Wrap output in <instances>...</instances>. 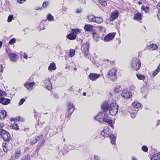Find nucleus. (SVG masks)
Here are the masks:
<instances>
[{
	"label": "nucleus",
	"instance_id": "29",
	"mask_svg": "<svg viewBox=\"0 0 160 160\" xmlns=\"http://www.w3.org/2000/svg\"><path fill=\"white\" fill-rule=\"evenodd\" d=\"M132 105L134 108L137 109H138L141 107V105L140 103L137 102H134L132 103Z\"/></svg>",
	"mask_w": 160,
	"mask_h": 160
},
{
	"label": "nucleus",
	"instance_id": "64",
	"mask_svg": "<svg viewBox=\"0 0 160 160\" xmlns=\"http://www.w3.org/2000/svg\"><path fill=\"white\" fill-rule=\"evenodd\" d=\"M2 93H3L2 91L0 90V96H2Z\"/></svg>",
	"mask_w": 160,
	"mask_h": 160
},
{
	"label": "nucleus",
	"instance_id": "7",
	"mask_svg": "<svg viewBox=\"0 0 160 160\" xmlns=\"http://www.w3.org/2000/svg\"><path fill=\"white\" fill-rule=\"evenodd\" d=\"M121 96L125 99H128L132 97V95L131 92L126 89L123 90L121 93Z\"/></svg>",
	"mask_w": 160,
	"mask_h": 160
},
{
	"label": "nucleus",
	"instance_id": "61",
	"mask_svg": "<svg viewBox=\"0 0 160 160\" xmlns=\"http://www.w3.org/2000/svg\"><path fill=\"white\" fill-rule=\"evenodd\" d=\"M27 57H28V55L26 54H25L23 56L24 58L25 59H27Z\"/></svg>",
	"mask_w": 160,
	"mask_h": 160
},
{
	"label": "nucleus",
	"instance_id": "37",
	"mask_svg": "<svg viewBox=\"0 0 160 160\" xmlns=\"http://www.w3.org/2000/svg\"><path fill=\"white\" fill-rule=\"evenodd\" d=\"M141 92L142 93L144 94L145 95L147 94V89L144 87H143L141 88Z\"/></svg>",
	"mask_w": 160,
	"mask_h": 160
},
{
	"label": "nucleus",
	"instance_id": "34",
	"mask_svg": "<svg viewBox=\"0 0 160 160\" xmlns=\"http://www.w3.org/2000/svg\"><path fill=\"white\" fill-rule=\"evenodd\" d=\"M98 2L103 6H106L107 5V2L106 0H98Z\"/></svg>",
	"mask_w": 160,
	"mask_h": 160
},
{
	"label": "nucleus",
	"instance_id": "13",
	"mask_svg": "<svg viewBox=\"0 0 160 160\" xmlns=\"http://www.w3.org/2000/svg\"><path fill=\"white\" fill-rule=\"evenodd\" d=\"M9 56L10 60L13 62H15L18 59V56L16 54L13 53H10L9 54Z\"/></svg>",
	"mask_w": 160,
	"mask_h": 160
},
{
	"label": "nucleus",
	"instance_id": "32",
	"mask_svg": "<svg viewBox=\"0 0 160 160\" xmlns=\"http://www.w3.org/2000/svg\"><path fill=\"white\" fill-rule=\"evenodd\" d=\"M21 154V152L19 151H18L13 155V156L15 157V158L17 159L20 157Z\"/></svg>",
	"mask_w": 160,
	"mask_h": 160
},
{
	"label": "nucleus",
	"instance_id": "52",
	"mask_svg": "<svg viewBox=\"0 0 160 160\" xmlns=\"http://www.w3.org/2000/svg\"><path fill=\"white\" fill-rule=\"evenodd\" d=\"M26 1V0H17V2L19 3H22Z\"/></svg>",
	"mask_w": 160,
	"mask_h": 160
},
{
	"label": "nucleus",
	"instance_id": "16",
	"mask_svg": "<svg viewBox=\"0 0 160 160\" xmlns=\"http://www.w3.org/2000/svg\"><path fill=\"white\" fill-rule=\"evenodd\" d=\"M94 26L91 25L86 24L84 27V29L86 31L91 32Z\"/></svg>",
	"mask_w": 160,
	"mask_h": 160
},
{
	"label": "nucleus",
	"instance_id": "25",
	"mask_svg": "<svg viewBox=\"0 0 160 160\" xmlns=\"http://www.w3.org/2000/svg\"><path fill=\"white\" fill-rule=\"evenodd\" d=\"M56 68L55 64L54 63H51L48 67V69L50 72L54 70Z\"/></svg>",
	"mask_w": 160,
	"mask_h": 160
},
{
	"label": "nucleus",
	"instance_id": "43",
	"mask_svg": "<svg viewBox=\"0 0 160 160\" xmlns=\"http://www.w3.org/2000/svg\"><path fill=\"white\" fill-rule=\"evenodd\" d=\"M142 150L144 152H147L148 151V149L147 146L144 145L142 147Z\"/></svg>",
	"mask_w": 160,
	"mask_h": 160
},
{
	"label": "nucleus",
	"instance_id": "55",
	"mask_svg": "<svg viewBox=\"0 0 160 160\" xmlns=\"http://www.w3.org/2000/svg\"><path fill=\"white\" fill-rule=\"evenodd\" d=\"M78 1L82 3H85V1L83 0H78Z\"/></svg>",
	"mask_w": 160,
	"mask_h": 160
},
{
	"label": "nucleus",
	"instance_id": "45",
	"mask_svg": "<svg viewBox=\"0 0 160 160\" xmlns=\"http://www.w3.org/2000/svg\"><path fill=\"white\" fill-rule=\"evenodd\" d=\"M94 160H100V157L96 155H94Z\"/></svg>",
	"mask_w": 160,
	"mask_h": 160
},
{
	"label": "nucleus",
	"instance_id": "24",
	"mask_svg": "<svg viewBox=\"0 0 160 160\" xmlns=\"http://www.w3.org/2000/svg\"><path fill=\"white\" fill-rule=\"evenodd\" d=\"M67 38L70 40H73L75 39L76 37V35L75 34H73V32L68 35L67 36Z\"/></svg>",
	"mask_w": 160,
	"mask_h": 160
},
{
	"label": "nucleus",
	"instance_id": "59",
	"mask_svg": "<svg viewBox=\"0 0 160 160\" xmlns=\"http://www.w3.org/2000/svg\"><path fill=\"white\" fill-rule=\"evenodd\" d=\"M114 91L116 92H119V89L118 88H116L114 89Z\"/></svg>",
	"mask_w": 160,
	"mask_h": 160
},
{
	"label": "nucleus",
	"instance_id": "8",
	"mask_svg": "<svg viewBox=\"0 0 160 160\" xmlns=\"http://www.w3.org/2000/svg\"><path fill=\"white\" fill-rule=\"evenodd\" d=\"M42 84L48 90H50L52 88V84L49 79H46L43 81L42 82Z\"/></svg>",
	"mask_w": 160,
	"mask_h": 160
},
{
	"label": "nucleus",
	"instance_id": "15",
	"mask_svg": "<svg viewBox=\"0 0 160 160\" xmlns=\"http://www.w3.org/2000/svg\"><path fill=\"white\" fill-rule=\"evenodd\" d=\"M10 102V100L9 99L5 98H1L0 99V103L4 105L8 104Z\"/></svg>",
	"mask_w": 160,
	"mask_h": 160
},
{
	"label": "nucleus",
	"instance_id": "39",
	"mask_svg": "<svg viewBox=\"0 0 160 160\" xmlns=\"http://www.w3.org/2000/svg\"><path fill=\"white\" fill-rule=\"evenodd\" d=\"M16 42V39L14 38L10 40L9 42V43L10 45H13Z\"/></svg>",
	"mask_w": 160,
	"mask_h": 160
},
{
	"label": "nucleus",
	"instance_id": "50",
	"mask_svg": "<svg viewBox=\"0 0 160 160\" xmlns=\"http://www.w3.org/2000/svg\"><path fill=\"white\" fill-rule=\"evenodd\" d=\"M30 159V157L29 155H26L24 158V159L23 160H29Z\"/></svg>",
	"mask_w": 160,
	"mask_h": 160
},
{
	"label": "nucleus",
	"instance_id": "9",
	"mask_svg": "<svg viewBox=\"0 0 160 160\" xmlns=\"http://www.w3.org/2000/svg\"><path fill=\"white\" fill-rule=\"evenodd\" d=\"M100 76L101 75L100 74L91 73H90L88 77L91 80L95 81L100 78Z\"/></svg>",
	"mask_w": 160,
	"mask_h": 160
},
{
	"label": "nucleus",
	"instance_id": "54",
	"mask_svg": "<svg viewBox=\"0 0 160 160\" xmlns=\"http://www.w3.org/2000/svg\"><path fill=\"white\" fill-rule=\"evenodd\" d=\"M157 8L158 10L160 11V2L157 5Z\"/></svg>",
	"mask_w": 160,
	"mask_h": 160
},
{
	"label": "nucleus",
	"instance_id": "38",
	"mask_svg": "<svg viewBox=\"0 0 160 160\" xmlns=\"http://www.w3.org/2000/svg\"><path fill=\"white\" fill-rule=\"evenodd\" d=\"M25 99L24 98H22L20 100V101L18 103V105L19 106H20L22 105L23 104L24 102H25Z\"/></svg>",
	"mask_w": 160,
	"mask_h": 160
},
{
	"label": "nucleus",
	"instance_id": "11",
	"mask_svg": "<svg viewBox=\"0 0 160 160\" xmlns=\"http://www.w3.org/2000/svg\"><path fill=\"white\" fill-rule=\"evenodd\" d=\"M118 16V11L115 10L112 12L111 17L110 18V21H113L117 19Z\"/></svg>",
	"mask_w": 160,
	"mask_h": 160
},
{
	"label": "nucleus",
	"instance_id": "42",
	"mask_svg": "<svg viewBox=\"0 0 160 160\" xmlns=\"http://www.w3.org/2000/svg\"><path fill=\"white\" fill-rule=\"evenodd\" d=\"M13 18V16L12 15H10L8 18V22H11Z\"/></svg>",
	"mask_w": 160,
	"mask_h": 160
},
{
	"label": "nucleus",
	"instance_id": "2",
	"mask_svg": "<svg viewBox=\"0 0 160 160\" xmlns=\"http://www.w3.org/2000/svg\"><path fill=\"white\" fill-rule=\"evenodd\" d=\"M117 69L116 68L111 69L107 75V77L112 81H115L117 78Z\"/></svg>",
	"mask_w": 160,
	"mask_h": 160
},
{
	"label": "nucleus",
	"instance_id": "30",
	"mask_svg": "<svg viewBox=\"0 0 160 160\" xmlns=\"http://www.w3.org/2000/svg\"><path fill=\"white\" fill-rule=\"evenodd\" d=\"M148 49L151 50H156L158 48V46L155 44H152L148 46Z\"/></svg>",
	"mask_w": 160,
	"mask_h": 160
},
{
	"label": "nucleus",
	"instance_id": "48",
	"mask_svg": "<svg viewBox=\"0 0 160 160\" xmlns=\"http://www.w3.org/2000/svg\"><path fill=\"white\" fill-rule=\"evenodd\" d=\"M48 4V2H43V3L42 6L44 8H46L47 7Z\"/></svg>",
	"mask_w": 160,
	"mask_h": 160
},
{
	"label": "nucleus",
	"instance_id": "40",
	"mask_svg": "<svg viewBox=\"0 0 160 160\" xmlns=\"http://www.w3.org/2000/svg\"><path fill=\"white\" fill-rule=\"evenodd\" d=\"M12 128L13 129L16 130H18L19 129V127L18 126V124L16 123H14L12 126Z\"/></svg>",
	"mask_w": 160,
	"mask_h": 160
},
{
	"label": "nucleus",
	"instance_id": "60",
	"mask_svg": "<svg viewBox=\"0 0 160 160\" xmlns=\"http://www.w3.org/2000/svg\"><path fill=\"white\" fill-rule=\"evenodd\" d=\"M93 38H94L95 36H97V33L96 32H93L92 33Z\"/></svg>",
	"mask_w": 160,
	"mask_h": 160
},
{
	"label": "nucleus",
	"instance_id": "26",
	"mask_svg": "<svg viewBox=\"0 0 160 160\" xmlns=\"http://www.w3.org/2000/svg\"><path fill=\"white\" fill-rule=\"evenodd\" d=\"M7 115V112L5 110H1L0 112V119H3Z\"/></svg>",
	"mask_w": 160,
	"mask_h": 160
},
{
	"label": "nucleus",
	"instance_id": "5",
	"mask_svg": "<svg viewBox=\"0 0 160 160\" xmlns=\"http://www.w3.org/2000/svg\"><path fill=\"white\" fill-rule=\"evenodd\" d=\"M106 112H100L98 113V115L94 117L95 119L98 121L100 123H102L103 122V120H106L107 122H110V120L109 119L108 120H106V119L105 118L104 119V117L105 116L106 114Z\"/></svg>",
	"mask_w": 160,
	"mask_h": 160
},
{
	"label": "nucleus",
	"instance_id": "20",
	"mask_svg": "<svg viewBox=\"0 0 160 160\" xmlns=\"http://www.w3.org/2000/svg\"><path fill=\"white\" fill-rule=\"evenodd\" d=\"M104 119L105 118L106 119V120H108V119L109 120H110V121L109 122H108V121L107 122V121H106V120H103V122H107L109 124H111V126L112 128H114L113 126L111 124L112 123V121L111 118H110L108 116V114L107 113L106 114L105 116V117H104Z\"/></svg>",
	"mask_w": 160,
	"mask_h": 160
},
{
	"label": "nucleus",
	"instance_id": "33",
	"mask_svg": "<svg viewBox=\"0 0 160 160\" xmlns=\"http://www.w3.org/2000/svg\"><path fill=\"white\" fill-rule=\"evenodd\" d=\"M72 31L73 34H75L76 35L77 34H78V33H81L80 30L78 28L73 29H72Z\"/></svg>",
	"mask_w": 160,
	"mask_h": 160
},
{
	"label": "nucleus",
	"instance_id": "22",
	"mask_svg": "<svg viewBox=\"0 0 160 160\" xmlns=\"http://www.w3.org/2000/svg\"><path fill=\"white\" fill-rule=\"evenodd\" d=\"M103 20L102 17H95V22L98 24H100L103 22Z\"/></svg>",
	"mask_w": 160,
	"mask_h": 160
},
{
	"label": "nucleus",
	"instance_id": "35",
	"mask_svg": "<svg viewBox=\"0 0 160 160\" xmlns=\"http://www.w3.org/2000/svg\"><path fill=\"white\" fill-rule=\"evenodd\" d=\"M75 51L74 50L72 49L70 50V53L69 55V56L70 57H73L75 54Z\"/></svg>",
	"mask_w": 160,
	"mask_h": 160
},
{
	"label": "nucleus",
	"instance_id": "62",
	"mask_svg": "<svg viewBox=\"0 0 160 160\" xmlns=\"http://www.w3.org/2000/svg\"><path fill=\"white\" fill-rule=\"evenodd\" d=\"M88 55L89 56H90V54H87V53H85V57H86L87 58H89V56L87 57Z\"/></svg>",
	"mask_w": 160,
	"mask_h": 160
},
{
	"label": "nucleus",
	"instance_id": "41",
	"mask_svg": "<svg viewBox=\"0 0 160 160\" xmlns=\"http://www.w3.org/2000/svg\"><path fill=\"white\" fill-rule=\"evenodd\" d=\"M83 47L85 48L86 51H88L89 48V44L88 43H86L83 45Z\"/></svg>",
	"mask_w": 160,
	"mask_h": 160
},
{
	"label": "nucleus",
	"instance_id": "28",
	"mask_svg": "<svg viewBox=\"0 0 160 160\" xmlns=\"http://www.w3.org/2000/svg\"><path fill=\"white\" fill-rule=\"evenodd\" d=\"M160 71V63H159L158 66L157 68L153 71L152 72V76L153 77H155L156 76L159 72Z\"/></svg>",
	"mask_w": 160,
	"mask_h": 160
},
{
	"label": "nucleus",
	"instance_id": "12",
	"mask_svg": "<svg viewBox=\"0 0 160 160\" xmlns=\"http://www.w3.org/2000/svg\"><path fill=\"white\" fill-rule=\"evenodd\" d=\"M35 84V83L32 82H26L24 84V86L28 90H31L33 88V87Z\"/></svg>",
	"mask_w": 160,
	"mask_h": 160
},
{
	"label": "nucleus",
	"instance_id": "1",
	"mask_svg": "<svg viewBox=\"0 0 160 160\" xmlns=\"http://www.w3.org/2000/svg\"><path fill=\"white\" fill-rule=\"evenodd\" d=\"M101 134L102 136L105 137H109L111 140V143L112 144H115L116 138L113 134H111L110 130L108 128H105L101 132Z\"/></svg>",
	"mask_w": 160,
	"mask_h": 160
},
{
	"label": "nucleus",
	"instance_id": "21",
	"mask_svg": "<svg viewBox=\"0 0 160 160\" xmlns=\"http://www.w3.org/2000/svg\"><path fill=\"white\" fill-rule=\"evenodd\" d=\"M134 19L136 20L141 22L142 19V14L140 13L135 14L134 16Z\"/></svg>",
	"mask_w": 160,
	"mask_h": 160
},
{
	"label": "nucleus",
	"instance_id": "18",
	"mask_svg": "<svg viewBox=\"0 0 160 160\" xmlns=\"http://www.w3.org/2000/svg\"><path fill=\"white\" fill-rule=\"evenodd\" d=\"M151 160H160V153H157L152 156Z\"/></svg>",
	"mask_w": 160,
	"mask_h": 160
},
{
	"label": "nucleus",
	"instance_id": "27",
	"mask_svg": "<svg viewBox=\"0 0 160 160\" xmlns=\"http://www.w3.org/2000/svg\"><path fill=\"white\" fill-rule=\"evenodd\" d=\"M95 16L93 15H89L87 17L88 19L90 22H95Z\"/></svg>",
	"mask_w": 160,
	"mask_h": 160
},
{
	"label": "nucleus",
	"instance_id": "23",
	"mask_svg": "<svg viewBox=\"0 0 160 160\" xmlns=\"http://www.w3.org/2000/svg\"><path fill=\"white\" fill-rule=\"evenodd\" d=\"M73 106L72 104H69L68 106V111L69 112V114L70 115H71L72 114V112H73L74 111V109L73 108Z\"/></svg>",
	"mask_w": 160,
	"mask_h": 160
},
{
	"label": "nucleus",
	"instance_id": "19",
	"mask_svg": "<svg viewBox=\"0 0 160 160\" xmlns=\"http://www.w3.org/2000/svg\"><path fill=\"white\" fill-rule=\"evenodd\" d=\"M42 135H41L40 136H36L35 138L30 141L31 144H35L37 142H38L40 139L42 138Z\"/></svg>",
	"mask_w": 160,
	"mask_h": 160
},
{
	"label": "nucleus",
	"instance_id": "14",
	"mask_svg": "<svg viewBox=\"0 0 160 160\" xmlns=\"http://www.w3.org/2000/svg\"><path fill=\"white\" fill-rule=\"evenodd\" d=\"M11 144L9 143H3L2 146L4 151L7 152L9 149V147L11 146Z\"/></svg>",
	"mask_w": 160,
	"mask_h": 160
},
{
	"label": "nucleus",
	"instance_id": "10",
	"mask_svg": "<svg viewBox=\"0 0 160 160\" xmlns=\"http://www.w3.org/2000/svg\"><path fill=\"white\" fill-rule=\"evenodd\" d=\"M115 33H110L106 35L104 38V41L108 42L112 40L115 37Z\"/></svg>",
	"mask_w": 160,
	"mask_h": 160
},
{
	"label": "nucleus",
	"instance_id": "46",
	"mask_svg": "<svg viewBox=\"0 0 160 160\" xmlns=\"http://www.w3.org/2000/svg\"><path fill=\"white\" fill-rule=\"evenodd\" d=\"M82 11V9L80 8H77L76 10V12L77 13H80Z\"/></svg>",
	"mask_w": 160,
	"mask_h": 160
},
{
	"label": "nucleus",
	"instance_id": "57",
	"mask_svg": "<svg viewBox=\"0 0 160 160\" xmlns=\"http://www.w3.org/2000/svg\"><path fill=\"white\" fill-rule=\"evenodd\" d=\"M157 16L158 19L160 20V12H159Z\"/></svg>",
	"mask_w": 160,
	"mask_h": 160
},
{
	"label": "nucleus",
	"instance_id": "44",
	"mask_svg": "<svg viewBox=\"0 0 160 160\" xmlns=\"http://www.w3.org/2000/svg\"><path fill=\"white\" fill-rule=\"evenodd\" d=\"M136 112L130 113L131 116L132 118H134L136 116V114L137 113V110H135Z\"/></svg>",
	"mask_w": 160,
	"mask_h": 160
},
{
	"label": "nucleus",
	"instance_id": "63",
	"mask_svg": "<svg viewBox=\"0 0 160 160\" xmlns=\"http://www.w3.org/2000/svg\"><path fill=\"white\" fill-rule=\"evenodd\" d=\"M19 120L20 121H24V119L23 118H22V119H21V118L19 117Z\"/></svg>",
	"mask_w": 160,
	"mask_h": 160
},
{
	"label": "nucleus",
	"instance_id": "31",
	"mask_svg": "<svg viewBox=\"0 0 160 160\" xmlns=\"http://www.w3.org/2000/svg\"><path fill=\"white\" fill-rule=\"evenodd\" d=\"M136 76L139 80H144L146 78V77L142 75L139 73H137Z\"/></svg>",
	"mask_w": 160,
	"mask_h": 160
},
{
	"label": "nucleus",
	"instance_id": "4",
	"mask_svg": "<svg viewBox=\"0 0 160 160\" xmlns=\"http://www.w3.org/2000/svg\"><path fill=\"white\" fill-rule=\"evenodd\" d=\"M118 106L116 103L114 102L110 105L109 109V113L112 116L115 115L118 112Z\"/></svg>",
	"mask_w": 160,
	"mask_h": 160
},
{
	"label": "nucleus",
	"instance_id": "49",
	"mask_svg": "<svg viewBox=\"0 0 160 160\" xmlns=\"http://www.w3.org/2000/svg\"><path fill=\"white\" fill-rule=\"evenodd\" d=\"M98 28L101 30L102 31H104L105 30V28H104V27L102 26H100L98 27Z\"/></svg>",
	"mask_w": 160,
	"mask_h": 160
},
{
	"label": "nucleus",
	"instance_id": "47",
	"mask_svg": "<svg viewBox=\"0 0 160 160\" xmlns=\"http://www.w3.org/2000/svg\"><path fill=\"white\" fill-rule=\"evenodd\" d=\"M49 128H50L48 126H47L46 128L45 129L43 130V132H44V131L45 130L46 132H44L45 134H47L48 132V130Z\"/></svg>",
	"mask_w": 160,
	"mask_h": 160
},
{
	"label": "nucleus",
	"instance_id": "36",
	"mask_svg": "<svg viewBox=\"0 0 160 160\" xmlns=\"http://www.w3.org/2000/svg\"><path fill=\"white\" fill-rule=\"evenodd\" d=\"M47 18L48 20L49 21H51L53 20V17L51 14L48 15L47 16Z\"/></svg>",
	"mask_w": 160,
	"mask_h": 160
},
{
	"label": "nucleus",
	"instance_id": "17",
	"mask_svg": "<svg viewBox=\"0 0 160 160\" xmlns=\"http://www.w3.org/2000/svg\"><path fill=\"white\" fill-rule=\"evenodd\" d=\"M109 104L107 102H105L103 103L101 106L102 109L104 111H107L108 109Z\"/></svg>",
	"mask_w": 160,
	"mask_h": 160
},
{
	"label": "nucleus",
	"instance_id": "58",
	"mask_svg": "<svg viewBox=\"0 0 160 160\" xmlns=\"http://www.w3.org/2000/svg\"><path fill=\"white\" fill-rule=\"evenodd\" d=\"M3 70V68L2 65H0V72H2Z\"/></svg>",
	"mask_w": 160,
	"mask_h": 160
},
{
	"label": "nucleus",
	"instance_id": "51",
	"mask_svg": "<svg viewBox=\"0 0 160 160\" xmlns=\"http://www.w3.org/2000/svg\"><path fill=\"white\" fill-rule=\"evenodd\" d=\"M3 127H2V126L1 124H0V135H1V133H2V131L3 130Z\"/></svg>",
	"mask_w": 160,
	"mask_h": 160
},
{
	"label": "nucleus",
	"instance_id": "56",
	"mask_svg": "<svg viewBox=\"0 0 160 160\" xmlns=\"http://www.w3.org/2000/svg\"><path fill=\"white\" fill-rule=\"evenodd\" d=\"M135 87L133 86H132L130 87V89L131 90H134L135 89Z\"/></svg>",
	"mask_w": 160,
	"mask_h": 160
},
{
	"label": "nucleus",
	"instance_id": "3",
	"mask_svg": "<svg viewBox=\"0 0 160 160\" xmlns=\"http://www.w3.org/2000/svg\"><path fill=\"white\" fill-rule=\"evenodd\" d=\"M141 64L139 59L138 58H135L132 61L131 67L134 70L137 71L140 69Z\"/></svg>",
	"mask_w": 160,
	"mask_h": 160
},
{
	"label": "nucleus",
	"instance_id": "6",
	"mask_svg": "<svg viewBox=\"0 0 160 160\" xmlns=\"http://www.w3.org/2000/svg\"><path fill=\"white\" fill-rule=\"evenodd\" d=\"M1 135L5 141L8 142L10 141L11 136L8 131L3 129Z\"/></svg>",
	"mask_w": 160,
	"mask_h": 160
},
{
	"label": "nucleus",
	"instance_id": "53",
	"mask_svg": "<svg viewBox=\"0 0 160 160\" xmlns=\"http://www.w3.org/2000/svg\"><path fill=\"white\" fill-rule=\"evenodd\" d=\"M53 96L55 99L58 98H59L58 95L57 94H54L53 95Z\"/></svg>",
	"mask_w": 160,
	"mask_h": 160
}]
</instances>
